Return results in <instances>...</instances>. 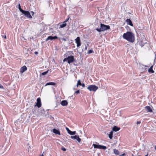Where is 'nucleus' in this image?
Wrapping results in <instances>:
<instances>
[{
  "instance_id": "11",
  "label": "nucleus",
  "mask_w": 156,
  "mask_h": 156,
  "mask_svg": "<svg viewBox=\"0 0 156 156\" xmlns=\"http://www.w3.org/2000/svg\"><path fill=\"white\" fill-rule=\"evenodd\" d=\"M58 37L56 36H49L46 39V41H48V40H55L56 39H57Z\"/></svg>"
},
{
  "instance_id": "29",
  "label": "nucleus",
  "mask_w": 156,
  "mask_h": 156,
  "mask_svg": "<svg viewBox=\"0 0 156 156\" xmlns=\"http://www.w3.org/2000/svg\"><path fill=\"white\" fill-rule=\"evenodd\" d=\"M80 90H77L75 92V93L77 94H78L80 93Z\"/></svg>"
},
{
  "instance_id": "38",
  "label": "nucleus",
  "mask_w": 156,
  "mask_h": 156,
  "mask_svg": "<svg viewBox=\"0 0 156 156\" xmlns=\"http://www.w3.org/2000/svg\"><path fill=\"white\" fill-rule=\"evenodd\" d=\"M31 12L32 13V15H33L34 14V12H33V11H32Z\"/></svg>"
},
{
  "instance_id": "20",
  "label": "nucleus",
  "mask_w": 156,
  "mask_h": 156,
  "mask_svg": "<svg viewBox=\"0 0 156 156\" xmlns=\"http://www.w3.org/2000/svg\"><path fill=\"white\" fill-rule=\"evenodd\" d=\"M113 151L114 153L116 155H118L119 154V152L117 149H113Z\"/></svg>"
},
{
  "instance_id": "19",
  "label": "nucleus",
  "mask_w": 156,
  "mask_h": 156,
  "mask_svg": "<svg viewBox=\"0 0 156 156\" xmlns=\"http://www.w3.org/2000/svg\"><path fill=\"white\" fill-rule=\"evenodd\" d=\"M120 129V128H118L116 126H114L112 128V130L113 131L116 132L119 131Z\"/></svg>"
},
{
  "instance_id": "24",
  "label": "nucleus",
  "mask_w": 156,
  "mask_h": 156,
  "mask_svg": "<svg viewBox=\"0 0 156 156\" xmlns=\"http://www.w3.org/2000/svg\"><path fill=\"white\" fill-rule=\"evenodd\" d=\"M18 8L20 10V11L22 13L24 11L21 8V6L20 4H19L18 5Z\"/></svg>"
},
{
  "instance_id": "2",
  "label": "nucleus",
  "mask_w": 156,
  "mask_h": 156,
  "mask_svg": "<svg viewBox=\"0 0 156 156\" xmlns=\"http://www.w3.org/2000/svg\"><path fill=\"white\" fill-rule=\"evenodd\" d=\"M100 28H97L96 30L99 32L103 31L110 29V26L108 25H106L101 23Z\"/></svg>"
},
{
  "instance_id": "9",
  "label": "nucleus",
  "mask_w": 156,
  "mask_h": 156,
  "mask_svg": "<svg viewBox=\"0 0 156 156\" xmlns=\"http://www.w3.org/2000/svg\"><path fill=\"white\" fill-rule=\"evenodd\" d=\"M75 42L77 44V47H79L80 46L81 44V43L80 37H77L75 39Z\"/></svg>"
},
{
  "instance_id": "32",
  "label": "nucleus",
  "mask_w": 156,
  "mask_h": 156,
  "mask_svg": "<svg viewBox=\"0 0 156 156\" xmlns=\"http://www.w3.org/2000/svg\"><path fill=\"white\" fill-rule=\"evenodd\" d=\"M0 88H2V89L3 88V86L0 84Z\"/></svg>"
},
{
  "instance_id": "27",
  "label": "nucleus",
  "mask_w": 156,
  "mask_h": 156,
  "mask_svg": "<svg viewBox=\"0 0 156 156\" xmlns=\"http://www.w3.org/2000/svg\"><path fill=\"white\" fill-rule=\"evenodd\" d=\"M48 71H46V72H44L43 73H42V75H46V74H47V73H48Z\"/></svg>"
},
{
  "instance_id": "7",
  "label": "nucleus",
  "mask_w": 156,
  "mask_h": 156,
  "mask_svg": "<svg viewBox=\"0 0 156 156\" xmlns=\"http://www.w3.org/2000/svg\"><path fill=\"white\" fill-rule=\"evenodd\" d=\"M22 13L24 14L25 16L27 18L29 19L32 18V17L30 15L29 11L24 10Z\"/></svg>"
},
{
  "instance_id": "18",
  "label": "nucleus",
  "mask_w": 156,
  "mask_h": 156,
  "mask_svg": "<svg viewBox=\"0 0 156 156\" xmlns=\"http://www.w3.org/2000/svg\"><path fill=\"white\" fill-rule=\"evenodd\" d=\"M153 66H152L148 69V72L150 73H153L154 72V71L153 69Z\"/></svg>"
},
{
  "instance_id": "35",
  "label": "nucleus",
  "mask_w": 156,
  "mask_h": 156,
  "mask_svg": "<svg viewBox=\"0 0 156 156\" xmlns=\"http://www.w3.org/2000/svg\"><path fill=\"white\" fill-rule=\"evenodd\" d=\"M85 49L86 50L87 49V46L86 45H85Z\"/></svg>"
},
{
  "instance_id": "4",
  "label": "nucleus",
  "mask_w": 156,
  "mask_h": 156,
  "mask_svg": "<svg viewBox=\"0 0 156 156\" xmlns=\"http://www.w3.org/2000/svg\"><path fill=\"white\" fill-rule=\"evenodd\" d=\"M141 39L140 40V44L141 45L143 46L144 45L147 43L146 40L144 35H143L141 36Z\"/></svg>"
},
{
  "instance_id": "33",
  "label": "nucleus",
  "mask_w": 156,
  "mask_h": 156,
  "mask_svg": "<svg viewBox=\"0 0 156 156\" xmlns=\"http://www.w3.org/2000/svg\"><path fill=\"white\" fill-rule=\"evenodd\" d=\"M141 123V122L140 121H138L137 122L136 124H140Z\"/></svg>"
},
{
  "instance_id": "39",
  "label": "nucleus",
  "mask_w": 156,
  "mask_h": 156,
  "mask_svg": "<svg viewBox=\"0 0 156 156\" xmlns=\"http://www.w3.org/2000/svg\"><path fill=\"white\" fill-rule=\"evenodd\" d=\"M142 66H143L142 67H146V66H144V65H142Z\"/></svg>"
},
{
  "instance_id": "25",
  "label": "nucleus",
  "mask_w": 156,
  "mask_h": 156,
  "mask_svg": "<svg viewBox=\"0 0 156 156\" xmlns=\"http://www.w3.org/2000/svg\"><path fill=\"white\" fill-rule=\"evenodd\" d=\"M79 85H81V83L80 81V80H79L78 81V82H77V83L76 85L77 87H78V86Z\"/></svg>"
},
{
  "instance_id": "28",
  "label": "nucleus",
  "mask_w": 156,
  "mask_h": 156,
  "mask_svg": "<svg viewBox=\"0 0 156 156\" xmlns=\"http://www.w3.org/2000/svg\"><path fill=\"white\" fill-rule=\"evenodd\" d=\"M61 150H62L63 151H65L66 150V149L64 147H62L61 148Z\"/></svg>"
},
{
  "instance_id": "8",
  "label": "nucleus",
  "mask_w": 156,
  "mask_h": 156,
  "mask_svg": "<svg viewBox=\"0 0 156 156\" xmlns=\"http://www.w3.org/2000/svg\"><path fill=\"white\" fill-rule=\"evenodd\" d=\"M41 99L40 98H38L37 99V102L34 105V106H37L38 108H39L41 106Z\"/></svg>"
},
{
  "instance_id": "23",
  "label": "nucleus",
  "mask_w": 156,
  "mask_h": 156,
  "mask_svg": "<svg viewBox=\"0 0 156 156\" xmlns=\"http://www.w3.org/2000/svg\"><path fill=\"white\" fill-rule=\"evenodd\" d=\"M66 23H64V22H63V23L62 24H61L60 25V27L62 28H63L65 27H66Z\"/></svg>"
},
{
  "instance_id": "41",
  "label": "nucleus",
  "mask_w": 156,
  "mask_h": 156,
  "mask_svg": "<svg viewBox=\"0 0 156 156\" xmlns=\"http://www.w3.org/2000/svg\"><path fill=\"white\" fill-rule=\"evenodd\" d=\"M4 38H6V36H5V37H4Z\"/></svg>"
},
{
  "instance_id": "6",
  "label": "nucleus",
  "mask_w": 156,
  "mask_h": 156,
  "mask_svg": "<svg viewBox=\"0 0 156 156\" xmlns=\"http://www.w3.org/2000/svg\"><path fill=\"white\" fill-rule=\"evenodd\" d=\"M93 146H94V148H98L99 149H102L105 150L107 147L106 146H102L100 145H97L96 144H93Z\"/></svg>"
},
{
  "instance_id": "40",
  "label": "nucleus",
  "mask_w": 156,
  "mask_h": 156,
  "mask_svg": "<svg viewBox=\"0 0 156 156\" xmlns=\"http://www.w3.org/2000/svg\"><path fill=\"white\" fill-rule=\"evenodd\" d=\"M155 150H156V146H155Z\"/></svg>"
},
{
  "instance_id": "1",
  "label": "nucleus",
  "mask_w": 156,
  "mask_h": 156,
  "mask_svg": "<svg viewBox=\"0 0 156 156\" xmlns=\"http://www.w3.org/2000/svg\"><path fill=\"white\" fill-rule=\"evenodd\" d=\"M123 38L131 42H133L135 41L134 34L131 32L128 31L126 33L123 34Z\"/></svg>"
},
{
  "instance_id": "16",
  "label": "nucleus",
  "mask_w": 156,
  "mask_h": 156,
  "mask_svg": "<svg viewBox=\"0 0 156 156\" xmlns=\"http://www.w3.org/2000/svg\"><path fill=\"white\" fill-rule=\"evenodd\" d=\"M145 108L148 112H152V110L151 108L149 106H147L145 107Z\"/></svg>"
},
{
  "instance_id": "22",
  "label": "nucleus",
  "mask_w": 156,
  "mask_h": 156,
  "mask_svg": "<svg viewBox=\"0 0 156 156\" xmlns=\"http://www.w3.org/2000/svg\"><path fill=\"white\" fill-rule=\"evenodd\" d=\"M108 137L110 139H112V138L113 137V132L112 131H111L110 132V133L108 135Z\"/></svg>"
},
{
  "instance_id": "21",
  "label": "nucleus",
  "mask_w": 156,
  "mask_h": 156,
  "mask_svg": "<svg viewBox=\"0 0 156 156\" xmlns=\"http://www.w3.org/2000/svg\"><path fill=\"white\" fill-rule=\"evenodd\" d=\"M55 83H54V82H50L48 83H47L45 85V86H47L51 85H55Z\"/></svg>"
},
{
  "instance_id": "36",
  "label": "nucleus",
  "mask_w": 156,
  "mask_h": 156,
  "mask_svg": "<svg viewBox=\"0 0 156 156\" xmlns=\"http://www.w3.org/2000/svg\"><path fill=\"white\" fill-rule=\"evenodd\" d=\"M62 40L65 41H66V39L64 38H62Z\"/></svg>"
},
{
  "instance_id": "5",
  "label": "nucleus",
  "mask_w": 156,
  "mask_h": 156,
  "mask_svg": "<svg viewBox=\"0 0 156 156\" xmlns=\"http://www.w3.org/2000/svg\"><path fill=\"white\" fill-rule=\"evenodd\" d=\"M87 89L90 91H96L98 89V87L95 85H89Z\"/></svg>"
},
{
  "instance_id": "31",
  "label": "nucleus",
  "mask_w": 156,
  "mask_h": 156,
  "mask_svg": "<svg viewBox=\"0 0 156 156\" xmlns=\"http://www.w3.org/2000/svg\"><path fill=\"white\" fill-rule=\"evenodd\" d=\"M83 87H84L85 86V84L84 83L81 84V85Z\"/></svg>"
},
{
  "instance_id": "3",
  "label": "nucleus",
  "mask_w": 156,
  "mask_h": 156,
  "mask_svg": "<svg viewBox=\"0 0 156 156\" xmlns=\"http://www.w3.org/2000/svg\"><path fill=\"white\" fill-rule=\"evenodd\" d=\"M74 60V56L72 55L69 56L68 57L65 58L63 60L64 62L67 61L69 64H70L73 62Z\"/></svg>"
},
{
  "instance_id": "10",
  "label": "nucleus",
  "mask_w": 156,
  "mask_h": 156,
  "mask_svg": "<svg viewBox=\"0 0 156 156\" xmlns=\"http://www.w3.org/2000/svg\"><path fill=\"white\" fill-rule=\"evenodd\" d=\"M71 138H72L73 140L76 139L78 141V142H79V143H80L81 140V139L79 137V136L75 135V136H71Z\"/></svg>"
},
{
  "instance_id": "13",
  "label": "nucleus",
  "mask_w": 156,
  "mask_h": 156,
  "mask_svg": "<svg viewBox=\"0 0 156 156\" xmlns=\"http://www.w3.org/2000/svg\"><path fill=\"white\" fill-rule=\"evenodd\" d=\"M27 68L26 66H23L20 69V72L22 73L24 72L27 70Z\"/></svg>"
},
{
  "instance_id": "17",
  "label": "nucleus",
  "mask_w": 156,
  "mask_h": 156,
  "mask_svg": "<svg viewBox=\"0 0 156 156\" xmlns=\"http://www.w3.org/2000/svg\"><path fill=\"white\" fill-rule=\"evenodd\" d=\"M53 132L54 133H55L56 134H58V135L60 134V132L58 130H57L55 129H53Z\"/></svg>"
},
{
  "instance_id": "42",
  "label": "nucleus",
  "mask_w": 156,
  "mask_h": 156,
  "mask_svg": "<svg viewBox=\"0 0 156 156\" xmlns=\"http://www.w3.org/2000/svg\"><path fill=\"white\" fill-rule=\"evenodd\" d=\"M41 156H44V155L43 154H42Z\"/></svg>"
},
{
  "instance_id": "34",
  "label": "nucleus",
  "mask_w": 156,
  "mask_h": 156,
  "mask_svg": "<svg viewBox=\"0 0 156 156\" xmlns=\"http://www.w3.org/2000/svg\"><path fill=\"white\" fill-rule=\"evenodd\" d=\"M34 53L36 54V55H37L38 53V52L37 51H35L34 52Z\"/></svg>"
},
{
  "instance_id": "15",
  "label": "nucleus",
  "mask_w": 156,
  "mask_h": 156,
  "mask_svg": "<svg viewBox=\"0 0 156 156\" xmlns=\"http://www.w3.org/2000/svg\"><path fill=\"white\" fill-rule=\"evenodd\" d=\"M61 105L63 106H67L68 104V103L66 100H63L61 102Z\"/></svg>"
},
{
  "instance_id": "26",
  "label": "nucleus",
  "mask_w": 156,
  "mask_h": 156,
  "mask_svg": "<svg viewBox=\"0 0 156 156\" xmlns=\"http://www.w3.org/2000/svg\"><path fill=\"white\" fill-rule=\"evenodd\" d=\"M93 52V50H90L87 52L88 54H89L92 53Z\"/></svg>"
},
{
  "instance_id": "37",
  "label": "nucleus",
  "mask_w": 156,
  "mask_h": 156,
  "mask_svg": "<svg viewBox=\"0 0 156 156\" xmlns=\"http://www.w3.org/2000/svg\"><path fill=\"white\" fill-rule=\"evenodd\" d=\"M125 154L124 153L122 154V155H120V156H124L125 155Z\"/></svg>"
},
{
  "instance_id": "14",
  "label": "nucleus",
  "mask_w": 156,
  "mask_h": 156,
  "mask_svg": "<svg viewBox=\"0 0 156 156\" xmlns=\"http://www.w3.org/2000/svg\"><path fill=\"white\" fill-rule=\"evenodd\" d=\"M128 25H129L131 26H133V24L132 22L129 19H127L126 21Z\"/></svg>"
},
{
  "instance_id": "12",
  "label": "nucleus",
  "mask_w": 156,
  "mask_h": 156,
  "mask_svg": "<svg viewBox=\"0 0 156 156\" xmlns=\"http://www.w3.org/2000/svg\"><path fill=\"white\" fill-rule=\"evenodd\" d=\"M66 130L67 131L68 133L71 135H75L76 133V132L75 131H70L68 128H66Z\"/></svg>"
},
{
  "instance_id": "30",
  "label": "nucleus",
  "mask_w": 156,
  "mask_h": 156,
  "mask_svg": "<svg viewBox=\"0 0 156 156\" xmlns=\"http://www.w3.org/2000/svg\"><path fill=\"white\" fill-rule=\"evenodd\" d=\"M69 17L64 22V23H66V22H67V21H68L69 20Z\"/></svg>"
}]
</instances>
